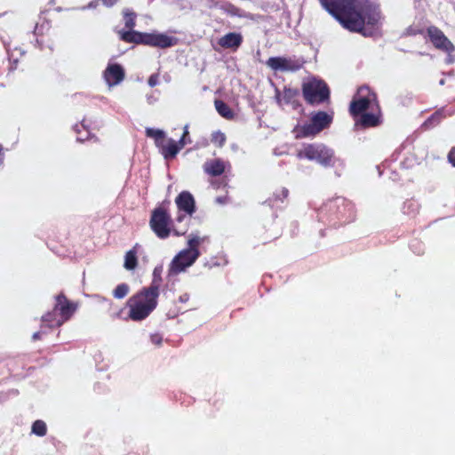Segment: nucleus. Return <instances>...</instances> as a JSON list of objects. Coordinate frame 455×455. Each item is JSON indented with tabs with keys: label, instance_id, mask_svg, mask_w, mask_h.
<instances>
[{
	"label": "nucleus",
	"instance_id": "nucleus-12",
	"mask_svg": "<svg viewBox=\"0 0 455 455\" xmlns=\"http://www.w3.org/2000/svg\"><path fill=\"white\" fill-rule=\"evenodd\" d=\"M266 64L275 71H297L303 67L304 62L296 58L270 57Z\"/></svg>",
	"mask_w": 455,
	"mask_h": 455
},
{
	"label": "nucleus",
	"instance_id": "nucleus-40",
	"mask_svg": "<svg viewBox=\"0 0 455 455\" xmlns=\"http://www.w3.org/2000/svg\"><path fill=\"white\" fill-rule=\"evenodd\" d=\"M148 100L149 104H152L155 102L156 100L153 97H148Z\"/></svg>",
	"mask_w": 455,
	"mask_h": 455
},
{
	"label": "nucleus",
	"instance_id": "nucleus-30",
	"mask_svg": "<svg viewBox=\"0 0 455 455\" xmlns=\"http://www.w3.org/2000/svg\"><path fill=\"white\" fill-rule=\"evenodd\" d=\"M448 160L455 167V147H452L448 154Z\"/></svg>",
	"mask_w": 455,
	"mask_h": 455
},
{
	"label": "nucleus",
	"instance_id": "nucleus-5",
	"mask_svg": "<svg viewBox=\"0 0 455 455\" xmlns=\"http://www.w3.org/2000/svg\"><path fill=\"white\" fill-rule=\"evenodd\" d=\"M146 134L148 137L155 140L156 147L165 159L173 158L181 148L191 140L188 137V125L184 126L183 135L177 142L172 139L166 138L165 132L162 130L147 128Z\"/></svg>",
	"mask_w": 455,
	"mask_h": 455
},
{
	"label": "nucleus",
	"instance_id": "nucleus-20",
	"mask_svg": "<svg viewBox=\"0 0 455 455\" xmlns=\"http://www.w3.org/2000/svg\"><path fill=\"white\" fill-rule=\"evenodd\" d=\"M139 244H136L132 250L126 252L124 257V267L128 270H132L137 266V248Z\"/></svg>",
	"mask_w": 455,
	"mask_h": 455
},
{
	"label": "nucleus",
	"instance_id": "nucleus-16",
	"mask_svg": "<svg viewBox=\"0 0 455 455\" xmlns=\"http://www.w3.org/2000/svg\"><path fill=\"white\" fill-rule=\"evenodd\" d=\"M455 109L447 110L444 108H440L434 112L424 123V126L427 128L434 127L438 124L443 119L451 116L454 115Z\"/></svg>",
	"mask_w": 455,
	"mask_h": 455
},
{
	"label": "nucleus",
	"instance_id": "nucleus-21",
	"mask_svg": "<svg viewBox=\"0 0 455 455\" xmlns=\"http://www.w3.org/2000/svg\"><path fill=\"white\" fill-rule=\"evenodd\" d=\"M208 241V236H199L197 235H190L188 239V248L198 250V246Z\"/></svg>",
	"mask_w": 455,
	"mask_h": 455
},
{
	"label": "nucleus",
	"instance_id": "nucleus-27",
	"mask_svg": "<svg viewBox=\"0 0 455 455\" xmlns=\"http://www.w3.org/2000/svg\"><path fill=\"white\" fill-rule=\"evenodd\" d=\"M289 196V190L286 188H282L279 192L274 194V201H283Z\"/></svg>",
	"mask_w": 455,
	"mask_h": 455
},
{
	"label": "nucleus",
	"instance_id": "nucleus-7",
	"mask_svg": "<svg viewBox=\"0 0 455 455\" xmlns=\"http://www.w3.org/2000/svg\"><path fill=\"white\" fill-rule=\"evenodd\" d=\"M75 310V305L70 303L63 294H60L56 298L53 311L43 315L42 321L49 328L60 326L70 318Z\"/></svg>",
	"mask_w": 455,
	"mask_h": 455
},
{
	"label": "nucleus",
	"instance_id": "nucleus-28",
	"mask_svg": "<svg viewBox=\"0 0 455 455\" xmlns=\"http://www.w3.org/2000/svg\"><path fill=\"white\" fill-rule=\"evenodd\" d=\"M174 234L176 235H185L188 231V226L185 225L184 227L182 228H180L179 226L175 225L173 226V228H172Z\"/></svg>",
	"mask_w": 455,
	"mask_h": 455
},
{
	"label": "nucleus",
	"instance_id": "nucleus-15",
	"mask_svg": "<svg viewBox=\"0 0 455 455\" xmlns=\"http://www.w3.org/2000/svg\"><path fill=\"white\" fill-rule=\"evenodd\" d=\"M225 168V163L220 159L207 160L203 165L204 172L212 177L221 175Z\"/></svg>",
	"mask_w": 455,
	"mask_h": 455
},
{
	"label": "nucleus",
	"instance_id": "nucleus-24",
	"mask_svg": "<svg viewBox=\"0 0 455 455\" xmlns=\"http://www.w3.org/2000/svg\"><path fill=\"white\" fill-rule=\"evenodd\" d=\"M129 292V286L126 283L118 284L113 291V295L116 299L124 298Z\"/></svg>",
	"mask_w": 455,
	"mask_h": 455
},
{
	"label": "nucleus",
	"instance_id": "nucleus-26",
	"mask_svg": "<svg viewBox=\"0 0 455 455\" xmlns=\"http://www.w3.org/2000/svg\"><path fill=\"white\" fill-rule=\"evenodd\" d=\"M214 104L219 114L221 116L228 118V107L226 106V104L222 100L218 99L214 100Z\"/></svg>",
	"mask_w": 455,
	"mask_h": 455
},
{
	"label": "nucleus",
	"instance_id": "nucleus-41",
	"mask_svg": "<svg viewBox=\"0 0 455 455\" xmlns=\"http://www.w3.org/2000/svg\"><path fill=\"white\" fill-rule=\"evenodd\" d=\"M79 125H76L75 130L77 133H80V130L78 129Z\"/></svg>",
	"mask_w": 455,
	"mask_h": 455
},
{
	"label": "nucleus",
	"instance_id": "nucleus-34",
	"mask_svg": "<svg viewBox=\"0 0 455 455\" xmlns=\"http://www.w3.org/2000/svg\"><path fill=\"white\" fill-rule=\"evenodd\" d=\"M103 4L107 7L113 6L118 0H101Z\"/></svg>",
	"mask_w": 455,
	"mask_h": 455
},
{
	"label": "nucleus",
	"instance_id": "nucleus-2",
	"mask_svg": "<svg viewBox=\"0 0 455 455\" xmlns=\"http://www.w3.org/2000/svg\"><path fill=\"white\" fill-rule=\"evenodd\" d=\"M355 125L363 129L376 127L381 123L377 94L367 85L360 86L349 105Z\"/></svg>",
	"mask_w": 455,
	"mask_h": 455
},
{
	"label": "nucleus",
	"instance_id": "nucleus-25",
	"mask_svg": "<svg viewBox=\"0 0 455 455\" xmlns=\"http://www.w3.org/2000/svg\"><path fill=\"white\" fill-rule=\"evenodd\" d=\"M211 140L214 145L223 147L226 141V135L220 131L214 132L212 134Z\"/></svg>",
	"mask_w": 455,
	"mask_h": 455
},
{
	"label": "nucleus",
	"instance_id": "nucleus-8",
	"mask_svg": "<svg viewBox=\"0 0 455 455\" xmlns=\"http://www.w3.org/2000/svg\"><path fill=\"white\" fill-rule=\"evenodd\" d=\"M302 94L309 105H319L330 101L331 91L323 80L312 78L303 83Z\"/></svg>",
	"mask_w": 455,
	"mask_h": 455
},
{
	"label": "nucleus",
	"instance_id": "nucleus-10",
	"mask_svg": "<svg viewBox=\"0 0 455 455\" xmlns=\"http://www.w3.org/2000/svg\"><path fill=\"white\" fill-rule=\"evenodd\" d=\"M170 223L171 217L164 209L157 208L153 212L150 227L159 238L164 239L170 235L172 231Z\"/></svg>",
	"mask_w": 455,
	"mask_h": 455
},
{
	"label": "nucleus",
	"instance_id": "nucleus-6",
	"mask_svg": "<svg viewBox=\"0 0 455 455\" xmlns=\"http://www.w3.org/2000/svg\"><path fill=\"white\" fill-rule=\"evenodd\" d=\"M296 157L315 161L325 168L334 166L336 162L334 150L323 143H304L296 150Z\"/></svg>",
	"mask_w": 455,
	"mask_h": 455
},
{
	"label": "nucleus",
	"instance_id": "nucleus-9",
	"mask_svg": "<svg viewBox=\"0 0 455 455\" xmlns=\"http://www.w3.org/2000/svg\"><path fill=\"white\" fill-rule=\"evenodd\" d=\"M198 250L187 248L180 251L172 259L169 273L170 275H177L194 264L199 257Z\"/></svg>",
	"mask_w": 455,
	"mask_h": 455
},
{
	"label": "nucleus",
	"instance_id": "nucleus-17",
	"mask_svg": "<svg viewBox=\"0 0 455 455\" xmlns=\"http://www.w3.org/2000/svg\"><path fill=\"white\" fill-rule=\"evenodd\" d=\"M310 121L319 131V132H321L323 129L330 125L332 121V117L326 112L319 111L311 117Z\"/></svg>",
	"mask_w": 455,
	"mask_h": 455
},
{
	"label": "nucleus",
	"instance_id": "nucleus-29",
	"mask_svg": "<svg viewBox=\"0 0 455 455\" xmlns=\"http://www.w3.org/2000/svg\"><path fill=\"white\" fill-rule=\"evenodd\" d=\"M158 84V75L153 74L148 78V84L151 87L156 86Z\"/></svg>",
	"mask_w": 455,
	"mask_h": 455
},
{
	"label": "nucleus",
	"instance_id": "nucleus-37",
	"mask_svg": "<svg viewBox=\"0 0 455 455\" xmlns=\"http://www.w3.org/2000/svg\"><path fill=\"white\" fill-rule=\"evenodd\" d=\"M185 220V215H184V214H181V213H180V214L177 216V218H176V221H177L178 223H181V222H183V220Z\"/></svg>",
	"mask_w": 455,
	"mask_h": 455
},
{
	"label": "nucleus",
	"instance_id": "nucleus-23",
	"mask_svg": "<svg viewBox=\"0 0 455 455\" xmlns=\"http://www.w3.org/2000/svg\"><path fill=\"white\" fill-rule=\"evenodd\" d=\"M32 432L38 436H44L46 434V425L42 420H36L32 426Z\"/></svg>",
	"mask_w": 455,
	"mask_h": 455
},
{
	"label": "nucleus",
	"instance_id": "nucleus-3",
	"mask_svg": "<svg viewBox=\"0 0 455 455\" xmlns=\"http://www.w3.org/2000/svg\"><path fill=\"white\" fill-rule=\"evenodd\" d=\"M124 19L127 31H118L120 39L126 43L142 44L152 47L168 48L174 46L178 39L163 33H142L133 30L136 14L128 9L124 11Z\"/></svg>",
	"mask_w": 455,
	"mask_h": 455
},
{
	"label": "nucleus",
	"instance_id": "nucleus-19",
	"mask_svg": "<svg viewBox=\"0 0 455 455\" xmlns=\"http://www.w3.org/2000/svg\"><path fill=\"white\" fill-rule=\"evenodd\" d=\"M298 95V90L292 88H284L282 97L277 91L276 99L279 103L283 101L285 104H291L294 101Z\"/></svg>",
	"mask_w": 455,
	"mask_h": 455
},
{
	"label": "nucleus",
	"instance_id": "nucleus-35",
	"mask_svg": "<svg viewBox=\"0 0 455 455\" xmlns=\"http://www.w3.org/2000/svg\"><path fill=\"white\" fill-rule=\"evenodd\" d=\"M80 126H81L83 129H84V130H85V133H86V134H88V131L85 129V126L84 125V124H82ZM87 138H88V136H87V135H85V136L78 135V136H77V140H78V141H84V140H85Z\"/></svg>",
	"mask_w": 455,
	"mask_h": 455
},
{
	"label": "nucleus",
	"instance_id": "nucleus-13",
	"mask_svg": "<svg viewBox=\"0 0 455 455\" xmlns=\"http://www.w3.org/2000/svg\"><path fill=\"white\" fill-rule=\"evenodd\" d=\"M175 204L180 212H183L188 216H192L196 212V200L193 195L188 191H182L175 199Z\"/></svg>",
	"mask_w": 455,
	"mask_h": 455
},
{
	"label": "nucleus",
	"instance_id": "nucleus-39",
	"mask_svg": "<svg viewBox=\"0 0 455 455\" xmlns=\"http://www.w3.org/2000/svg\"><path fill=\"white\" fill-rule=\"evenodd\" d=\"M211 186L214 188H220V185L219 183L216 181V180H212L211 181Z\"/></svg>",
	"mask_w": 455,
	"mask_h": 455
},
{
	"label": "nucleus",
	"instance_id": "nucleus-36",
	"mask_svg": "<svg viewBox=\"0 0 455 455\" xmlns=\"http://www.w3.org/2000/svg\"><path fill=\"white\" fill-rule=\"evenodd\" d=\"M189 299V295L188 293H184L180 296L179 300L180 302H187Z\"/></svg>",
	"mask_w": 455,
	"mask_h": 455
},
{
	"label": "nucleus",
	"instance_id": "nucleus-31",
	"mask_svg": "<svg viewBox=\"0 0 455 455\" xmlns=\"http://www.w3.org/2000/svg\"><path fill=\"white\" fill-rule=\"evenodd\" d=\"M151 342L156 345H160L162 343V337L158 334L151 335Z\"/></svg>",
	"mask_w": 455,
	"mask_h": 455
},
{
	"label": "nucleus",
	"instance_id": "nucleus-14",
	"mask_svg": "<svg viewBox=\"0 0 455 455\" xmlns=\"http://www.w3.org/2000/svg\"><path fill=\"white\" fill-rule=\"evenodd\" d=\"M108 86L120 84L124 78V70L119 64H109L103 74Z\"/></svg>",
	"mask_w": 455,
	"mask_h": 455
},
{
	"label": "nucleus",
	"instance_id": "nucleus-11",
	"mask_svg": "<svg viewBox=\"0 0 455 455\" xmlns=\"http://www.w3.org/2000/svg\"><path fill=\"white\" fill-rule=\"evenodd\" d=\"M427 33L430 42L435 49L449 54L455 51L453 44L439 28L430 26L427 28Z\"/></svg>",
	"mask_w": 455,
	"mask_h": 455
},
{
	"label": "nucleus",
	"instance_id": "nucleus-22",
	"mask_svg": "<svg viewBox=\"0 0 455 455\" xmlns=\"http://www.w3.org/2000/svg\"><path fill=\"white\" fill-rule=\"evenodd\" d=\"M243 42V36L237 33H230L228 35V45L229 49L234 48L235 50L240 46Z\"/></svg>",
	"mask_w": 455,
	"mask_h": 455
},
{
	"label": "nucleus",
	"instance_id": "nucleus-1",
	"mask_svg": "<svg viewBox=\"0 0 455 455\" xmlns=\"http://www.w3.org/2000/svg\"><path fill=\"white\" fill-rule=\"evenodd\" d=\"M323 9L346 29L366 36L365 25H379L381 12L371 0H318Z\"/></svg>",
	"mask_w": 455,
	"mask_h": 455
},
{
	"label": "nucleus",
	"instance_id": "nucleus-4",
	"mask_svg": "<svg viewBox=\"0 0 455 455\" xmlns=\"http://www.w3.org/2000/svg\"><path fill=\"white\" fill-rule=\"evenodd\" d=\"M160 280L154 278L148 287H144L132 296L128 302L129 317L135 322L146 319L157 307Z\"/></svg>",
	"mask_w": 455,
	"mask_h": 455
},
{
	"label": "nucleus",
	"instance_id": "nucleus-42",
	"mask_svg": "<svg viewBox=\"0 0 455 455\" xmlns=\"http://www.w3.org/2000/svg\"><path fill=\"white\" fill-rule=\"evenodd\" d=\"M228 115H229V118H231L232 117V112H231L230 109H229Z\"/></svg>",
	"mask_w": 455,
	"mask_h": 455
},
{
	"label": "nucleus",
	"instance_id": "nucleus-38",
	"mask_svg": "<svg viewBox=\"0 0 455 455\" xmlns=\"http://www.w3.org/2000/svg\"><path fill=\"white\" fill-rule=\"evenodd\" d=\"M40 336H41V331H37V332H35V333L33 334L32 339H33L34 340H36V339H40Z\"/></svg>",
	"mask_w": 455,
	"mask_h": 455
},
{
	"label": "nucleus",
	"instance_id": "nucleus-33",
	"mask_svg": "<svg viewBox=\"0 0 455 455\" xmlns=\"http://www.w3.org/2000/svg\"><path fill=\"white\" fill-rule=\"evenodd\" d=\"M227 202V196H218L215 198V203L218 204H220V205H224Z\"/></svg>",
	"mask_w": 455,
	"mask_h": 455
},
{
	"label": "nucleus",
	"instance_id": "nucleus-18",
	"mask_svg": "<svg viewBox=\"0 0 455 455\" xmlns=\"http://www.w3.org/2000/svg\"><path fill=\"white\" fill-rule=\"evenodd\" d=\"M295 133L296 139H303L307 137H314L320 132L310 121L308 124L296 127Z\"/></svg>",
	"mask_w": 455,
	"mask_h": 455
},
{
	"label": "nucleus",
	"instance_id": "nucleus-32",
	"mask_svg": "<svg viewBox=\"0 0 455 455\" xmlns=\"http://www.w3.org/2000/svg\"><path fill=\"white\" fill-rule=\"evenodd\" d=\"M219 44H220V46H221L223 48H228V35L223 36L219 40Z\"/></svg>",
	"mask_w": 455,
	"mask_h": 455
}]
</instances>
